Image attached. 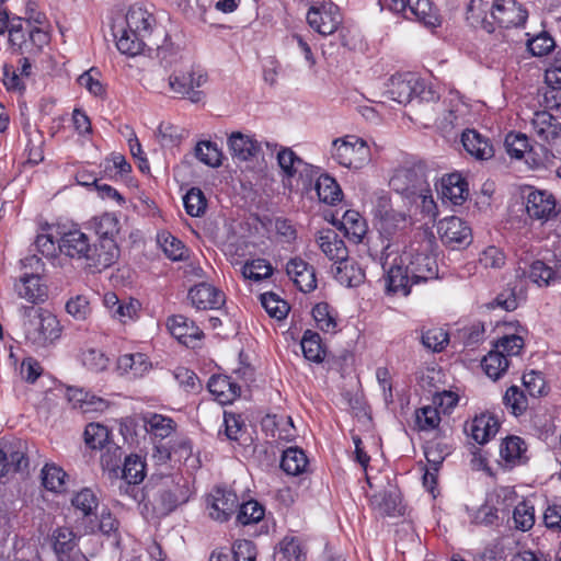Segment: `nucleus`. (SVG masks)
I'll return each instance as SVG.
<instances>
[{
    "instance_id": "nucleus-1",
    "label": "nucleus",
    "mask_w": 561,
    "mask_h": 561,
    "mask_svg": "<svg viewBox=\"0 0 561 561\" xmlns=\"http://www.w3.org/2000/svg\"><path fill=\"white\" fill-rule=\"evenodd\" d=\"M154 24L156 19L152 13L140 5H131L124 22L113 25L117 49L128 56H138Z\"/></svg>"
},
{
    "instance_id": "nucleus-2",
    "label": "nucleus",
    "mask_w": 561,
    "mask_h": 561,
    "mask_svg": "<svg viewBox=\"0 0 561 561\" xmlns=\"http://www.w3.org/2000/svg\"><path fill=\"white\" fill-rule=\"evenodd\" d=\"M140 82L153 92L170 91L197 103L204 98V91L201 88L208 82V75L207 72H147Z\"/></svg>"
},
{
    "instance_id": "nucleus-3",
    "label": "nucleus",
    "mask_w": 561,
    "mask_h": 561,
    "mask_svg": "<svg viewBox=\"0 0 561 561\" xmlns=\"http://www.w3.org/2000/svg\"><path fill=\"white\" fill-rule=\"evenodd\" d=\"M371 214L377 231L387 242L383 244L379 255L380 264L382 268H386L388 259L393 254V251L390 250L393 245V241L405 230L408 218L404 213L392 208L391 198L385 192H380L376 196Z\"/></svg>"
},
{
    "instance_id": "nucleus-4",
    "label": "nucleus",
    "mask_w": 561,
    "mask_h": 561,
    "mask_svg": "<svg viewBox=\"0 0 561 561\" xmlns=\"http://www.w3.org/2000/svg\"><path fill=\"white\" fill-rule=\"evenodd\" d=\"M19 311L23 320L25 340L30 344L46 347L59 339V321L50 311L34 306H22Z\"/></svg>"
},
{
    "instance_id": "nucleus-5",
    "label": "nucleus",
    "mask_w": 561,
    "mask_h": 561,
    "mask_svg": "<svg viewBox=\"0 0 561 561\" xmlns=\"http://www.w3.org/2000/svg\"><path fill=\"white\" fill-rule=\"evenodd\" d=\"M399 260L410 272L413 283H424L438 276L437 261L430 252L428 243H412Z\"/></svg>"
},
{
    "instance_id": "nucleus-6",
    "label": "nucleus",
    "mask_w": 561,
    "mask_h": 561,
    "mask_svg": "<svg viewBox=\"0 0 561 561\" xmlns=\"http://www.w3.org/2000/svg\"><path fill=\"white\" fill-rule=\"evenodd\" d=\"M427 184V168L422 162L397 168L389 180V186L405 201L415 199Z\"/></svg>"
},
{
    "instance_id": "nucleus-7",
    "label": "nucleus",
    "mask_w": 561,
    "mask_h": 561,
    "mask_svg": "<svg viewBox=\"0 0 561 561\" xmlns=\"http://www.w3.org/2000/svg\"><path fill=\"white\" fill-rule=\"evenodd\" d=\"M152 495V511L158 515H168L180 505L187 503L192 491L190 482L185 478L179 477L162 482Z\"/></svg>"
},
{
    "instance_id": "nucleus-8",
    "label": "nucleus",
    "mask_w": 561,
    "mask_h": 561,
    "mask_svg": "<svg viewBox=\"0 0 561 561\" xmlns=\"http://www.w3.org/2000/svg\"><path fill=\"white\" fill-rule=\"evenodd\" d=\"M331 156L342 167L362 169L370 161V148L364 139L347 135L333 140Z\"/></svg>"
},
{
    "instance_id": "nucleus-9",
    "label": "nucleus",
    "mask_w": 561,
    "mask_h": 561,
    "mask_svg": "<svg viewBox=\"0 0 561 561\" xmlns=\"http://www.w3.org/2000/svg\"><path fill=\"white\" fill-rule=\"evenodd\" d=\"M520 196L529 218L547 221L557 216V199L551 192L531 185H523L520 186Z\"/></svg>"
},
{
    "instance_id": "nucleus-10",
    "label": "nucleus",
    "mask_w": 561,
    "mask_h": 561,
    "mask_svg": "<svg viewBox=\"0 0 561 561\" xmlns=\"http://www.w3.org/2000/svg\"><path fill=\"white\" fill-rule=\"evenodd\" d=\"M123 479L126 482L125 486H121V491L129 494L135 501L139 503H151L150 490L148 486L140 490L136 485L142 482L146 476V463L145 460L135 454L126 456L124 466L122 469Z\"/></svg>"
},
{
    "instance_id": "nucleus-11",
    "label": "nucleus",
    "mask_w": 561,
    "mask_h": 561,
    "mask_svg": "<svg viewBox=\"0 0 561 561\" xmlns=\"http://www.w3.org/2000/svg\"><path fill=\"white\" fill-rule=\"evenodd\" d=\"M206 502L209 517L220 523L229 520L239 506L238 495L226 486L214 488Z\"/></svg>"
},
{
    "instance_id": "nucleus-12",
    "label": "nucleus",
    "mask_w": 561,
    "mask_h": 561,
    "mask_svg": "<svg viewBox=\"0 0 561 561\" xmlns=\"http://www.w3.org/2000/svg\"><path fill=\"white\" fill-rule=\"evenodd\" d=\"M437 228L442 242L453 250L466 248L472 242L471 228L459 217H446Z\"/></svg>"
},
{
    "instance_id": "nucleus-13",
    "label": "nucleus",
    "mask_w": 561,
    "mask_h": 561,
    "mask_svg": "<svg viewBox=\"0 0 561 561\" xmlns=\"http://www.w3.org/2000/svg\"><path fill=\"white\" fill-rule=\"evenodd\" d=\"M92 243L90 237L79 228L59 232V252L73 260L90 263Z\"/></svg>"
},
{
    "instance_id": "nucleus-14",
    "label": "nucleus",
    "mask_w": 561,
    "mask_h": 561,
    "mask_svg": "<svg viewBox=\"0 0 561 561\" xmlns=\"http://www.w3.org/2000/svg\"><path fill=\"white\" fill-rule=\"evenodd\" d=\"M382 8L402 13L407 19H415L425 25L434 26L437 19L428 0H380Z\"/></svg>"
},
{
    "instance_id": "nucleus-15",
    "label": "nucleus",
    "mask_w": 561,
    "mask_h": 561,
    "mask_svg": "<svg viewBox=\"0 0 561 561\" xmlns=\"http://www.w3.org/2000/svg\"><path fill=\"white\" fill-rule=\"evenodd\" d=\"M385 287L388 295H400L407 297L411 293V287L416 283L412 282L411 274L404 264H401L399 256L391 262L388 261L386 268Z\"/></svg>"
},
{
    "instance_id": "nucleus-16",
    "label": "nucleus",
    "mask_w": 561,
    "mask_h": 561,
    "mask_svg": "<svg viewBox=\"0 0 561 561\" xmlns=\"http://www.w3.org/2000/svg\"><path fill=\"white\" fill-rule=\"evenodd\" d=\"M309 25L321 35H331L337 31L342 23L339 8L332 3L321 7H311L307 13Z\"/></svg>"
},
{
    "instance_id": "nucleus-17",
    "label": "nucleus",
    "mask_w": 561,
    "mask_h": 561,
    "mask_svg": "<svg viewBox=\"0 0 561 561\" xmlns=\"http://www.w3.org/2000/svg\"><path fill=\"white\" fill-rule=\"evenodd\" d=\"M491 15L503 27L522 25L528 16L527 11L515 0H495Z\"/></svg>"
},
{
    "instance_id": "nucleus-18",
    "label": "nucleus",
    "mask_w": 561,
    "mask_h": 561,
    "mask_svg": "<svg viewBox=\"0 0 561 561\" xmlns=\"http://www.w3.org/2000/svg\"><path fill=\"white\" fill-rule=\"evenodd\" d=\"M188 299L198 310L219 309L225 305V294L208 283H199L188 290Z\"/></svg>"
},
{
    "instance_id": "nucleus-19",
    "label": "nucleus",
    "mask_w": 561,
    "mask_h": 561,
    "mask_svg": "<svg viewBox=\"0 0 561 561\" xmlns=\"http://www.w3.org/2000/svg\"><path fill=\"white\" fill-rule=\"evenodd\" d=\"M228 148L232 159L250 161L261 152V142L253 136L233 131L228 137Z\"/></svg>"
},
{
    "instance_id": "nucleus-20",
    "label": "nucleus",
    "mask_w": 561,
    "mask_h": 561,
    "mask_svg": "<svg viewBox=\"0 0 561 561\" xmlns=\"http://www.w3.org/2000/svg\"><path fill=\"white\" fill-rule=\"evenodd\" d=\"M437 192L454 205H461L469 196L468 183L459 173L444 175Z\"/></svg>"
},
{
    "instance_id": "nucleus-21",
    "label": "nucleus",
    "mask_w": 561,
    "mask_h": 561,
    "mask_svg": "<svg viewBox=\"0 0 561 561\" xmlns=\"http://www.w3.org/2000/svg\"><path fill=\"white\" fill-rule=\"evenodd\" d=\"M286 273L299 290L310 293L317 288L316 271L302 259H291L286 265Z\"/></svg>"
},
{
    "instance_id": "nucleus-22",
    "label": "nucleus",
    "mask_w": 561,
    "mask_h": 561,
    "mask_svg": "<svg viewBox=\"0 0 561 561\" xmlns=\"http://www.w3.org/2000/svg\"><path fill=\"white\" fill-rule=\"evenodd\" d=\"M152 368L148 356L144 353L124 354L117 359L119 375L129 379L141 378Z\"/></svg>"
},
{
    "instance_id": "nucleus-23",
    "label": "nucleus",
    "mask_w": 561,
    "mask_h": 561,
    "mask_svg": "<svg viewBox=\"0 0 561 561\" xmlns=\"http://www.w3.org/2000/svg\"><path fill=\"white\" fill-rule=\"evenodd\" d=\"M119 248L116 239H99L98 244H92L89 266L106 268L112 266L119 257Z\"/></svg>"
},
{
    "instance_id": "nucleus-24",
    "label": "nucleus",
    "mask_w": 561,
    "mask_h": 561,
    "mask_svg": "<svg viewBox=\"0 0 561 561\" xmlns=\"http://www.w3.org/2000/svg\"><path fill=\"white\" fill-rule=\"evenodd\" d=\"M499 428L500 422L496 416L482 413L472 420L466 432L476 443L483 445L495 436Z\"/></svg>"
},
{
    "instance_id": "nucleus-25",
    "label": "nucleus",
    "mask_w": 561,
    "mask_h": 561,
    "mask_svg": "<svg viewBox=\"0 0 561 561\" xmlns=\"http://www.w3.org/2000/svg\"><path fill=\"white\" fill-rule=\"evenodd\" d=\"M14 288L20 298L32 304H42L47 299V287L37 274H24Z\"/></svg>"
},
{
    "instance_id": "nucleus-26",
    "label": "nucleus",
    "mask_w": 561,
    "mask_h": 561,
    "mask_svg": "<svg viewBox=\"0 0 561 561\" xmlns=\"http://www.w3.org/2000/svg\"><path fill=\"white\" fill-rule=\"evenodd\" d=\"M317 243L323 254L331 261L336 263L340 260L346 259L348 250L344 240L333 229H323L317 237Z\"/></svg>"
},
{
    "instance_id": "nucleus-27",
    "label": "nucleus",
    "mask_w": 561,
    "mask_h": 561,
    "mask_svg": "<svg viewBox=\"0 0 561 561\" xmlns=\"http://www.w3.org/2000/svg\"><path fill=\"white\" fill-rule=\"evenodd\" d=\"M333 275L336 282L345 287H357L365 280V272L360 265L352 260L346 259L340 260L334 263Z\"/></svg>"
},
{
    "instance_id": "nucleus-28",
    "label": "nucleus",
    "mask_w": 561,
    "mask_h": 561,
    "mask_svg": "<svg viewBox=\"0 0 561 561\" xmlns=\"http://www.w3.org/2000/svg\"><path fill=\"white\" fill-rule=\"evenodd\" d=\"M167 325L170 333L185 345H188L193 340H201L204 335L203 331L194 323V321L182 314H174L170 317Z\"/></svg>"
},
{
    "instance_id": "nucleus-29",
    "label": "nucleus",
    "mask_w": 561,
    "mask_h": 561,
    "mask_svg": "<svg viewBox=\"0 0 561 561\" xmlns=\"http://www.w3.org/2000/svg\"><path fill=\"white\" fill-rule=\"evenodd\" d=\"M531 125L537 137L545 142H551L561 136V124L557 117L548 111H539L534 114Z\"/></svg>"
},
{
    "instance_id": "nucleus-30",
    "label": "nucleus",
    "mask_w": 561,
    "mask_h": 561,
    "mask_svg": "<svg viewBox=\"0 0 561 561\" xmlns=\"http://www.w3.org/2000/svg\"><path fill=\"white\" fill-rule=\"evenodd\" d=\"M208 390L220 404L231 403L241 394V387L225 375L211 376Z\"/></svg>"
},
{
    "instance_id": "nucleus-31",
    "label": "nucleus",
    "mask_w": 561,
    "mask_h": 561,
    "mask_svg": "<svg viewBox=\"0 0 561 561\" xmlns=\"http://www.w3.org/2000/svg\"><path fill=\"white\" fill-rule=\"evenodd\" d=\"M465 150L478 160H488L493 157V146L488 138L474 129H466L461 135Z\"/></svg>"
},
{
    "instance_id": "nucleus-32",
    "label": "nucleus",
    "mask_w": 561,
    "mask_h": 561,
    "mask_svg": "<svg viewBox=\"0 0 561 561\" xmlns=\"http://www.w3.org/2000/svg\"><path fill=\"white\" fill-rule=\"evenodd\" d=\"M504 146L507 154L511 158L519 160L526 157V162L535 168H538L542 164L541 160L536 159H533V162H529V158L531 157L534 149L529 145L528 137L522 133H508L505 136Z\"/></svg>"
},
{
    "instance_id": "nucleus-33",
    "label": "nucleus",
    "mask_w": 561,
    "mask_h": 561,
    "mask_svg": "<svg viewBox=\"0 0 561 561\" xmlns=\"http://www.w3.org/2000/svg\"><path fill=\"white\" fill-rule=\"evenodd\" d=\"M370 503L381 515H401V494L397 488L380 491L374 494Z\"/></svg>"
},
{
    "instance_id": "nucleus-34",
    "label": "nucleus",
    "mask_w": 561,
    "mask_h": 561,
    "mask_svg": "<svg viewBox=\"0 0 561 561\" xmlns=\"http://www.w3.org/2000/svg\"><path fill=\"white\" fill-rule=\"evenodd\" d=\"M340 229L344 230L345 237L355 244L363 242L368 226L366 220L356 210H346L340 222Z\"/></svg>"
},
{
    "instance_id": "nucleus-35",
    "label": "nucleus",
    "mask_w": 561,
    "mask_h": 561,
    "mask_svg": "<svg viewBox=\"0 0 561 561\" xmlns=\"http://www.w3.org/2000/svg\"><path fill=\"white\" fill-rule=\"evenodd\" d=\"M516 493L510 488H499L486 496L488 504L497 513L501 522L508 519L511 508L515 506Z\"/></svg>"
},
{
    "instance_id": "nucleus-36",
    "label": "nucleus",
    "mask_w": 561,
    "mask_h": 561,
    "mask_svg": "<svg viewBox=\"0 0 561 561\" xmlns=\"http://www.w3.org/2000/svg\"><path fill=\"white\" fill-rule=\"evenodd\" d=\"M527 446L523 438L518 436L506 437L500 447L501 457L508 463L523 465L526 463Z\"/></svg>"
},
{
    "instance_id": "nucleus-37",
    "label": "nucleus",
    "mask_w": 561,
    "mask_h": 561,
    "mask_svg": "<svg viewBox=\"0 0 561 561\" xmlns=\"http://www.w3.org/2000/svg\"><path fill=\"white\" fill-rule=\"evenodd\" d=\"M302 354L309 362L320 364L327 356V350L322 344L321 336L318 332L306 330L300 341Z\"/></svg>"
},
{
    "instance_id": "nucleus-38",
    "label": "nucleus",
    "mask_w": 561,
    "mask_h": 561,
    "mask_svg": "<svg viewBox=\"0 0 561 561\" xmlns=\"http://www.w3.org/2000/svg\"><path fill=\"white\" fill-rule=\"evenodd\" d=\"M76 547V535L70 528L61 527L54 531L53 549L59 561H70Z\"/></svg>"
},
{
    "instance_id": "nucleus-39",
    "label": "nucleus",
    "mask_w": 561,
    "mask_h": 561,
    "mask_svg": "<svg viewBox=\"0 0 561 561\" xmlns=\"http://www.w3.org/2000/svg\"><path fill=\"white\" fill-rule=\"evenodd\" d=\"M28 49L31 53H26V56H22L19 59V64L21 65V70H30L32 67H38L34 56L37 54L43 45L47 44L48 35L46 32L42 31L39 27L34 26L33 28H28Z\"/></svg>"
},
{
    "instance_id": "nucleus-40",
    "label": "nucleus",
    "mask_w": 561,
    "mask_h": 561,
    "mask_svg": "<svg viewBox=\"0 0 561 561\" xmlns=\"http://www.w3.org/2000/svg\"><path fill=\"white\" fill-rule=\"evenodd\" d=\"M66 478H68V474L65 470L55 463H46L41 470L42 485L47 491L54 493H62L66 491Z\"/></svg>"
},
{
    "instance_id": "nucleus-41",
    "label": "nucleus",
    "mask_w": 561,
    "mask_h": 561,
    "mask_svg": "<svg viewBox=\"0 0 561 561\" xmlns=\"http://www.w3.org/2000/svg\"><path fill=\"white\" fill-rule=\"evenodd\" d=\"M314 188L321 202L335 205L342 198V190L334 178L329 174H321L316 181Z\"/></svg>"
},
{
    "instance_id": "nucleus-42",
    "label": "nucleus",
    "mask_w": 561,
    "mask_h": 561,
    "mask_svg": "<svg viewBox=\"0 0 561 561\" xmlns=\"http://www.w3.org/2000/svg\"><path fill=\"white\" fill-rule=\"evenodd\" d=\"M277 164L282 171L283 181H291L297 176L300 165L304 167V160L288 147H282L277 152Z\"/></svg>"
},
{
    "instance_id": "nucleus-43",
    "label": "nucleus",
    "mask_w": 561,
    "mask_h": 561,
    "mask_svg": "<svg viewBox=\"0 0 561 561\" xmlns=\"http://www.w3.org/2000/svg\"><path fill=\"white\" fill-rule=\"evenodd\" d=\"M308 466V459L302 449L298 447H289L284 450L280 468L289 476H298L302 473Z\"/></svg>"
},
{
    "instance_id": "nucleus-44",
    "label": "nucleus",
    "mask_w": 561,
    "mask_h": 561,
    "mask_svg": "<svg viewBox=\"0 0 561 561\" xmlns=\"http://www.w3.org/2000/svg\"><path fill=\"white\" fill-rule=\"evenodd\" d=\"M90 224L99 239H117L121 231L119 220L113 213H104L101 216L94 217Z\"/></svg>"
},
{
    "instance_id": "nucleus-45",
    "label": "nucleus",
    "mask_w": 561,
    "mask_h": 561,
    "mask_svg": "<svg viewBox=\"0 0 561 561\" xmlns=\"http://www.w3.org/2000/svg\"><path fill=\"white\" fill-rule=\"evenodd\" d=\"M5 458L8 461L9 473L27 469L28 458L26 456V445L22 440H14L4 445Z\"/></svg>"
},
{
    "instance_id": "nucleus-46",
    "label": "nucleus",
    "mask_w": 561,
    "mask_h": 561,
    "mask_svg": "<svg viewBox=\"0 0 561 561\" xmlns=\"http://www.w3.org/2000/svg\"><path fill=\"white\" fill-rule=\"evenodd\" d=\"M510 366V359L500 351L491 350L482 359L481 367L493 380L500 379Z\"/></svg>"
},
{
    "instance_id": "nucleus-47",
    "label": "nucleus",
    "mask_w": 561,
    "mask_h": 561,
    "mask_svg": "<svg viewBox=\"0 0 561 561\" xmlns=\"http://www.w3.org/2000/svg\"><path fill=\"white\" fill-rule=\"evenodd\" d=\"M71 505L80 512L83 517L96 515L99 499L90 488H83L71 497Z\"/></svg>"
},
{
    "instance_id": "nucleus-48",
    "label": "nucleus",
    "mask_w": 561,
    "mask_h": 561,
    "mask_svg": "<svg viewBox=\"0 0 561 561\" xmlns=\"http://www.w3.org/2000/svg\"><path fill=\"white\" fill-rule=\"evenodd\" d=\"M264 507L255 500L239 503L236 510V522L242 526L256 524L264 517Z\"/></svg>"
},
{
    "instance_id": "nucleus-49",
    "label": "nucleus",
    "mask_w": 561,
    "mask_h": 561,
    "mask_svg": "<svg viewBox=\"0 0 561 561\" xmlns=\"http://www.w3.org/2000/svg\"><path fill=\"white\" fill-rule=\"evenodd\" d=\"M427 78L417 79L411 91L422 101L436 102L440 98V87L435 82L433 72H427Z\"/></svg>"
},
{
    "instance_id": "nucleus-50",
    "label": "nucleus",
    "mask_w": 561,
    "mask_h": 561,
    "mask_svg": "<svg viewBox=\"0 0 561 561\" xmlns=\"http://www.w3.org/2000/svg\"><path fill=\"white\" fill-rule=\"evenodd\" d=\"M110 430L99 423H90L84 431V440L87 446L92 449H105L112 442L110 440Z\"/></svg>"
},
{
    "instance_id": "nucleus-51",
    "label": "nucleus",
    "mask_w": 561,
    "mask_h": 561,
    "mask_svg": "<svg viewBox=\"0 0 561 561\" xmlns=\"http://www.w3.org/2000/svg\"><path fill=\"white\" fill-rule=\"evenodd\" d=\"M273 271L271 263L260 257L247 261L241 268L243 277L253 282H261L271 277Z\"/></svg>"
},
{
    "instance_id": "nucleus-52",
    "label": "nucleus",
    "mask_w": 561,
    "mask_h": 561,
    "mask_svg": "<svg viewBox=\"0 0 561 561\" xmlns=\"http://www.w3.org/2000/svg\"><path fill=\"white\" fill-rule=\"evenodd\" d=\"M304 558L300 541L296 538L285 537L274 553V561H302Z\"/></svg>"
},
{
    "instance_id": "nucleus-53",
    "label": "nucleus",
    "mask_w": 561,
    "mask_h": 561,
    "mask_svg": "<svg viewBox=\"0 0 561 561\" xmlns=\"http://www.w3.org/2000/svg\"><path fill=\"white\" fill-rule=\"evenodd\" d=\"M312 317L321 331L335 332L337 327L336 313L328 302L317 304L312 309Z\"/></svg>"
},
{
    "instance_id": "nucleus-54",
    "label": "nucleus",
    "mask_w": 561,
    "mask_h": 561,
    "mask_svg": "<svg viewBox=\"0 0 561 561\" xmlns=\"http://www.w3.org/2000/svg\"><path fill=\"white\" fill-rule=\"evenodd\" d=\"M175 422L161 414H152L146 422L147 432L157 438L169 437L175 431Z\"/></svg>"
},
{
    "instance_id": "nucleus-55",
    "label": "nucleus",
    "mask_w": 561,
    "mask_h": 561,
    "mask_svg": "<svg viewBox=\"0 0 561 561\" xmlns=\"http://www.w3.org/2000/svg\"><path fill=\"white\" fill-rule=\"evenodd\" d=\"M184 208L191 217H201L205 214L207 199L198 187H192L183 197Z\"/></svg>"
},
{
    "instance_id": "nucleus-56",
    "label": "nucleus",
    "mask_w": 561,
    "mask_h": 561,
    "mask_svg": "<svg viewBox=\"0 0 561 561\" xmlns=\"http://www.w3.org/2000/svg\"><path fill=\"white\" fill-rule=\"evenodd\" d=\"M195 157L204 164L217 168L221 164V151L211 141H199L194 149Z\"/></svg>"
},
{
    "instance_id": "nucleus-57",
    "label": "nucleus",
    "mask_w": 561,
    "mask_h": 561,
    "mask_svg": "<svg viewBox=\"0 0 561 561\" xmlns=\"http://www.w3.org/2000/svg\"><path fill=\"white\" fill-rule=\"evenodd\" d=\"M545 83L548 90L543 93V101L547 107L558 108L561 105V72H545Z\"/></svg>"
},
{
    "instance_id": "nucleus-58",
    "label": "nucleus",
    "mask_w": 561,
    "mask_h": 561,
    "mask_svg": "<svg viewBox=\"0 0 561 561\" xmlns=\"http://www.w3.org/2000/svg\"><path fill=\"white\" fill-rule=\"evenodd\" d=\"M261 304L268 316L277 320L285 319L289 311L288 304L272 291L261 295Z\"/></svg>"
},
{
    "instance_id": "nucleus-59",
    "label": "nucleus",
    "mask_w": 561,
    "mask_h": 561,
    "mask_svg": "<svg viewBox=\"0 0 561 561\" xmlns=\"http://www.w3.org/2000/svg\"><path fill=\"white\" fill-rule=\"evenodd\" d=\"M503 402L515 416L522 415L528 407V401L524 391H522L517 386H511L506 390L503 397Z\"/></svg>"
},
{
    "instance_id": "nucleus-60",
    "label": "nucleus",
    "mask_w": 561,
    "mask_h": 561,
    "mask_svg": "<svg viewBox=\"0 0 561 561\" xmlns=\"http://www.w3.org/2000/svg\"><path fill=\"white\" fill-rule=\"evenodd\" d=\"M439 413L432 405H425L415 411V425L420 431H432L439 425Z\"/></svg>"
},
{
    "instance_id": "nucleus-61",
    "label": "nucleus",
    "mask_w": 561,
    "mask_h": 561,
    "mask_svg": "<svg viewBox=\"0 0 561 561\" xmlns=\"http://www.w3.org/2000/svg\"><path fill=\"white\" fill-rule=\"evenodd\" d=\"M554 276V271L542 261H534L529 266L528 277L538 286L549 285Z\"/></svg>"
},
{
    "instance_id": "nucleus-62",
    "label": "nucleus",
    "mask_w": 561,
    "mask_h": 561,
    "mask_svg": "<svg viewBox=\"0 0 561 561\" xmlns=\"http://www.w3.org/2000/svg\"><path fill=\"white\" fill-rule=\"evenodd\" d=\"M513 519L515 528L526 531L529 530L535 523L534 507L525 502H520L514 506Z\"/></svg>"
},
{
    "instance_id": "nucleus-63",
    "label": "nucleus",
    "mask_w": 561,
    "mask_h": 561,
    "mask_svg": "<svg viewBox=\"0 0 561 561\" xmlns=\"http://www.w3.org/2000/svg\"><path fill=\"white\" fill-rule=\"evenodd\" d=\"M161 247L165 255L172 261H182L185 257L186 249L181 240L178 238L167 234L159 237Z\"/></svg>"
},
{
    "instance_id": "nucleus-64",
    "label": "nucleus",
    "mask_w": 561,
    "mask_h": 561,
    "mask_svg": "<svg viewBox=\"0 0 561 561\" xmlns=\"http://www.w3.org/2000/svg\"><path fill=\"white\" fill-rule=\"evenodd\" d=\"M233 561H255L256 548L251 540H237L230 548Z\"/></svg>"
}]
</instances>
